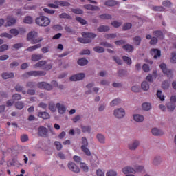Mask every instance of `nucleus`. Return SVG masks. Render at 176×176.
Wrapping results in <instances>:
<instances>
[{
  "label": "nucleus",
  "instance_id": "1",
  "mask_svg": "<svg viewBox=\"0 0 176 176\" xmlns=\"http://www.w3.org/2000/svg\"><path fill=\"white\" fill-rule=\"evenodd\" d=\"M82 37H78L77 38L78 42H80V43H90L91 42L92 39H94L96 36H97V34L91 32H84L82 33Z\"/></svg>",
  "mask_w": 176,
  "mask_h": 176
},
{
  "label": "nucleus",
  "instance_id": "2",
  "mask_svg": "<svg viewBox=\"0 0 176 176\" xmlns=\"http://www.w3.org/2000/svg\"><path fill=\"white\" fill-rule=\"evenodd\" d=\"M28 41H30L32 45L39 43L43 41L42 37H38V33L36 32H30L27 36Z\"/></svg>",
  "mask_w": 176,
  "mask_h": 176
},
{
  "label": "nucleus",
  "instance_id": "3",
  "mask_svg": "<svg viewBox=\"0 0 176 176\" xmlns=\"http://www.w3.org/2000/svg\"><path fill=\"white\" fill-rule=\"evenodd\" d=\"M36 23L40 27H47L50 24V19L47 16H40L36 19Z\"/></svg>",
  "mask_w": 176,
  "mask_h": 176
},
{
  "label": "nucleus",
  "instance_id": "4",
  "mask_svg": "<svg viewBox=\"0 0 176 176\" xmlns=\"http://www.w3.org/2000/svg\"><path fill=\"white\" fill-rule=\"evenodd\" d=\"M46 72L45 71H30L23 74V76H45Z\"/></svg>",
  "mask_w": 176,
  "mask_h": 176
},
{
  "label": "nucleus",
  "instance_id": "5",
  "mask_svg": "<svg viewBox=\"0 0 176 176\" xmlns=\"http://www.w3.org/2000/svg\"><path fill=\"white\" fill-rule=\"evenodd\" d=\"M176 96L170 97V102L168 103L167 108L169 112H173L175 109Z\"/></svg>",
  "mask_w": 176,
  "mask_h": 176
},
{
  "label": "nucleus",
  "instance_id": "6",
  "mask_svg": "<svg viewBox=\"0 0 176 176\" xmlns=\"http://www.w3.org/2000/svg\"><path fill=\"white\" fill-rule=\"evenodd\" d=\"M161 69L162 70L163 73L168 76V78H173V71L170 69H167V66L164 63H162L160 65Z\"/></svg>",
  "mask_w": 176,
  "mask_h": 176
},
{
  "label": "nucleus",
  "instance_id": "7",
  "mask_svg": "<svg viewBox=\"0 0 176 176\" xmlns=\"http://www.w3.org/2000/svg\"><path fill=\"white\" fill-rule=\"evenodd\" d=\"M124 115H126V112L124 111V109L122 108L114 110V116L118 119H122V118H124Z\"/></svg>",
  "mask_w": 176,
  "mask_h": 176
},
{
  "label": "nucleus",
  "instance_id": "8",
  "mask_svg": "<svg viewBox=\"0 0 176 176\" xmlns=\"http://www.w3.org/2000/svg\"><path fill=\"white\" fill-rule=\"evenodd\" d=\"M68 168L70 170V171H72L73 173H80V169L79 168V166H77L76 164L74 162L68 163Z\"/></svg>",
  "mask_w": 176,
  "mask_h": 176
},
{
  "label": "nucleus",
  "instance_id": "9",
  "mask_svg": "<svg viewBox=\"0 0 176 176\" xmlns=\"http://www.w3.org/2000/svg\"><path fill=\"white\" fill-rule=\"evenodd\" d=\"M85 78V74L80 73L78 74L73 75L70 77V80L72 82H76L77 80H82Z\"/></svg>",
  "mask_w": 176,
  "mask_h": 176
},
{
  "label": "nucleus",
  "instance_id": "10",
  "mask_svg": "<svg viewBox=\"0 0 176 176\" xmlns=\"http://www.w3.org/2000/svg\"><path fill=\"white\" fill-rule=\"evenodd\" d=\"M48 131L45 126H40L38 129V134L40 137H46L47 135Z\"/></svg>",
  "mask_w": 176,
  "mask_h": 176
},
{
  "label": "nucleus",
  "instance_id": "11",
  "mask_svg": "<svg viewBox=\"0 0 176 176\" xmlns=\"http://www.w3.org/2000/svg\"><path fill=\"white\" fill-rule=\"evenodd\" d=\"M56 108L58 109V112L60 113V115H64V113H65V111H67V108L60 103L56 104Z\"/></svg>",
  "mask_w": 176,
  "mask_h": 176
},
{
  "label": "nucleus",
  "instance_id": "12",
  "mask_svg": "<svg viewBox=\"0 0 176 176\" xmlns=\"http://www.w3.org/2000/svg\"><path fill=\"white\" fill-rule=\"evenodd\" d=\"M151 54L153 56L154 58H157V57L162 56V52H160V50L153 49L151 51Z\"/></svg>",
  "mask_w": 176,
  "mask_h": 176
},
{
  "label": "nucleus",
  "instance_id": "13",
  "mask_svg": "<svg viewBox=\"0 0 176 176\" xmlns=\"http://www.w3.org/2000/svg\"><path fill=\"white\" fill-rule=\"evenodd\" d=\"M15 23H17V21L13 16L7 17V27L14 25Z\"/></svg>",
  "mask_w": 176,
  "mask_h": 176
},
{
  "label": "nucleus",
  "instance_id": "14",
  "mask_svg": "<svg viewBox=\"0 0 176 176\" xmlns=\"http://www.w3.org/2000/svg\"><path fill=\"white\" fill-rule=\"evenodd\" d=\"M85 9H87V10H100V7L98 6H93L91 4H87L84 6Z\"/></svg>",
  "mask_w": 176,
  "mask_h": 176
},
{
  "label": "nucleus",
  "instance_id": "15",
  "mask_svg": "<svg viewBox=\"0 0 176 176\" xmlns=\"http://www.w3.org/2000/svg\"><path fill=\"white\" fill-rule=\"evenodd\" d=\"M138 145H140V142L135 140L134 142L129 144V148L131 151H135L138 148Z\"/></svg>",
  "mask_w": 176,
  "mask_h": 176
},
{
  "label": "nucleus",
  "instance_id": "16",
  "mask_svg": "<svg viewBox=\"0 0 176 176\" xmlns=\"http://www.w3.org/2000/svg\"><path fill=\"white\" fill-rule=\"evenodd\" d=\"M124 174H130L135 173V170L130 166H126L122 169Z\"/></svg>",
  "mask_w": 176,
  "mask_h": 176
},
{
  "label": "nucleus",
  "instance_id": "17",
  "mask_svg": "<svg viewBox=\"0 0 176 176\" xmlns=\"http://www.w3.org/2000/svg\"><path fill=\"white\" fill-rule=\"evenodd\" d=\"M38 118H41L42 119L46 120V119H50V114H49L47 112H39L38 113Z\"/></svg>",
  "mask_w": 176,
  "mask_h": 176
},
{
  "label": "nucleus",
  "instance_id": "18",
  "mask_svg": "<svg viewBox=\"0 0 176 176\" xmlns=\"http://www.w3.org/2000/svg\"><path fill=\"white\" fill-rule=\"evenodd\" d=\"M43 58V56L42 54H32V57H31V60L32 61H39V60H42V58Z\"/></svg>",
  "mask_w": 176,
  "mask_h": 176
},
{
  "label": "nucleus",
  "instance_id": "19",
  "mask_svg": "<svg viewBox=\"0 0 176 176\" xmlns=\"http://www.w3.org/2000/svg\"><path fill=\"white\" fill-rule=\"evenodd\" d=\"M151 133H152L153 135H155V136L163 135V134H164L162 131L160 129H157V128H153L151 130Z\"/></svg>",
  "mask_w": 176,
  "mask_h": 176
},
{
  "label": "nucleus",
  "instance_id": "20",
  "mask_svg": "<svg viewBox=\"0 0 176 176\" xmlns=\"http://www.w3.org/2000/svg\"><path fill=\"white\" fill-rule=\"evenodd\" d=\"M133 119L135 122H144V120L145 119L144 118V116L136 114L133 116Z\"/></svg>",
  "mask_w": 176,
  "mask_h": 176
},
{
  "label": "nucleus",
  "instance_id": "21",
  "mask_svg": "<svg viewBox=\"0 0 176 176\" xmlns=\"http://www.w3.org/2000/svg\"><path fill=\"white\" fill-rule=\"evenodd\" d=\"M105 6H116L118 5V1L115 0H108L104 3Z\"/></svg>",
  "mask_w": 176,
  "mask_h": 176
},
{
  "label": "nucleus",
  "instance_id": "22",
  "mask_svg": "<svg viewBox=\"0 0 176 176\" xmlns=\"http://www.w3.org/2000/svg\"><path fill=\"white\" fill-rule=\"evenodd\" d=\"M153 35H155V36H157V38H158V39H164V36L163 35V32L162 31H159V30L154 31Z\"/></svg>",
  "mask_w": 176,
  "mask_h": 176
},
{
  "label": "nucleus",
  "instance_id": "23",
  "mask_svg": "<svg viewBox=\"0 0 176 176\" xmlns=\"http://www.w3.org/2000/svg\"><path fill=\"white\" fill-rule=\"evenodd\" d=\"M122 49H124V50H126V52L130 53V52H133V50H134V47L130 44H126L125 45H123Z\"/></svg>",
  "mask_w": 176,
  "mask_h": 176
},
{
  "label": "nucleus",
  "instance_id": "24",
  "mask_svg": "<svg viewBox=\"0 0 176 176\" xmlns=\"http://www.w3.org/2000/svg\"><path fill=\"white\" fill-rule=\"evenodd\" d=\"M89 60H87L86 58H82L80 59H79L78 60V65H81V67H83L85 65H87V64H88Z\"/></svg>",
  "mask_w": 176,
  "mask_h": 176
},
{
  "label": "nucleus",
  "instance_id": "25",
  "mask_svg": "<svg viewBox=\"0 0 176 176\" xmlns=\"http://www.w3.org/2000/svg\"><path fill=\"white\" fill-rule=\"evenodd\" d=\"M98 32H107V31H109V28L107 25H101L98 28Z\"/></svg>",
  "mask_w": 176,
  "mask_h": 176
},
{
  "label": "nucleus",
  "instance_id": "26",
  "mask_svg": "<svg viewBox=\"0 0 176 176\" xmlns=\"http://www.w3.org/2000/svg\"><path fill=\"white\" fill-rule=\"evenodd\" d=\"M42 47L41 44H36L35 45L28 47V52H34V50H36V49H40Z\"/></svg>",
  "mask_w": 176,
  "mask_h": 176
},
{
  "label": "nucleus",
  "instance_id": "27",
  "mask_svg": "<svg viewBox=\"0 0 176 176\" xmlns=\"http://www.w3.org/2000/svg\"><path fill=\"white\" fill-rule=\"evenodd\" d=\"M3 79H10V78L14 77V74L13 73H3L2 74Z\"/></svg>",
  "mask_w": 176,
  "mask_h": 176
},
{
  "label": "nucleus",
  "instance_id": "28",
  "mask_svg": "<svg viewBox=\"0 0 176 176\" xmlns=\"http://www.w3.org/2000/svg\"><path fill=\"white\" fill-rule=\"evenodd\" d=\"M81 151H82L87 156H91V153L90 152V150L87 148V146H81Z\"/></svg>",
  "mask_w": 176,
  "mask_h": 176
},
{
  "label": "nucleus",
  "instance_id": "29",
  "mask_svg": "<svg viewBox=\"0 0 176 176\" xmlns=\"http://www.w3.org/2000/svg\"><path fill=\"white\" fill-rule=\"evenodd\" d=\"M56 3L58 7L69 6L71 5V3H69L68 1H56Z\"/></svg>",
  "mask_w": 176,
  "mask_h": 176
},
{
  "label": "nucleus",
  "instance_id": "30",
  "mask_svg": "<svg viewBox=\"0 0 176 176\" xmlns=\"http://www.w3.org/2000/svg\"><path fill=\"white\" fill-rule=\"evenodd\" d=\"M141 87L142 90H144V91H146L149 90V84L148 83V82L144 81L142 82Z\"/></svg>",
  "mask_w": 176,
  "mask_h": 176
},
{
  "label": "nucleus",
  "instance_id": "31",
  "mask_svg": "<svg viewBox=\"0 0 176 176\" xmlns=\"http://www.w3.org/2000/svg\"><path fill=\"white\" fill-rule=\"evenodd\" d=\"M80 167L81 170H82L85 173H88L89 166H87V164H86V163H83V162L80 163Z\"/></svg>",
  "mask_w": 176,
  "mask_h": 176
},
{
  "label": "nucleus",
  "instance_id": "32",
  "mask_svg": "<svg viewBox=\"0 0 176 176\" xmlns=\"http://www.w3.org/2000/svg\"><path fill=\"white\" fill-rule=\"evenodd\" d=\"M142 107L144 111H150L152 108L151 104L148 102L143 103Z\"/></svg>",
  "mask_w": 176,
  "mask_h": 176
},
{
  "label": "nucleus",
  "instance_id": "33",
  "mask_svg": "<svg viewBox=\"0 0 176 176\" xmlns=\"http://www.w3.org/2000/svg\"><path fill=\"white\" fill-rule=\"evenodd\" d=\"M100 19H102V20H109L112 19V15L109 14H103L99 16Z\"/></svg>",
  "mask_w": 176,
  "mask_h": 176
},
{
  "label": "nucleus",
  "instance_id": "34",
  "mask_svg": "<svg viewBox=\"0 0 176 176\" xmlns=\"http://www.w3.org/2000/svg\"><path fill=\"white\" fill-rule=\"evenodd\" d=\"M97 139L100 144H105V136L101 134L97 135Z\"/></svg>",
  "mask_w": 176,
  "mask_h": 176
},
{
  "label": "nucleus",
  "instance_id": "35",
  "mask_svg": "<svg viewBox=\"0 0 176 176\" xmlns=\"http://www.w3.org/2000/svg\"><path fill=\"white\" fill-rule=\"evenodd\" d=\"M135 173H145V169L142 166H137L135 167Z\"/></svg>",
  "mask_w": 176,
  "mask_h": 176
},
{
  "label": "nucleus",
  "instance_id": "36",
  "mask_svg": "<svg viewBox=\"0 0 176 176\" xmlns=\"http://www.w3.org/2000/svg\"><path fill=\"white\" fill-rule=\"evenodd\" d=\"M121 100L119 98L114 99L111 103V107H116V105H118V104H120Z\"/></svg>",
  "mask_w": 176,
  "mask_h": 176
},
{
  "label": "nucleus",
  "instance_id": "37",
  "mask_svg": "<svg viewBox=\"0 0 176 176\" xmlns=\"http://www.w3.org/2000/svg\"><path fill=\"white\" fill-rule=\"evenodd\" d=\"M94 52L96 53H104L105 52V50L102 47L97 46L94 48Z\"/></svg>",
  "mask_w": 176,
  "mask_h": 176
},
{
  "label": "nucleus",
  "instance_id": "38",
  "mask_svg": "<svg viewBox=\"0 0 176 176\" xmlns=\"http://www.w3.org/2000/svg\"><path fill=\"white\" fill-rule=\"evenodd\" d=\"M32 17L28 16L25 17V19H23V23H25V24H32Z\"/></svg>",
  "mask_w": 176,
  "mask_h": 176
},
{
  "label": "nucleus",
  "instance_id": "39",
  "mask_svg": "<svg viewBox=\"0 0 176 176\" xmlns=\"http://www.w3.org/2000/svg\"><path fill=\"white\" fill-rule=\"evenodd\" d=\"M162 89H164V90H167V89L170 87V82H168V80L164 81L162 84Z\"/></svg>",
  "mask_w": 176,
  "mask_h": 176
},
{
  "label": "nucleus",
  "instance_id": "40",
  "mask_svg": "<svg viewBox=\"0 0 176 176\" xmlns=\"http://www.w3.org/2000/svg\"><path fill=\"white\" fill-rule=\"evenodd\" d=\"M60 19H67L69 20H72V16L67 13H62L59 15Z\"/></svg>",
  "mask_w": 176,
  "mask_h": 176
},
{
  "label": "nucleus",
  "instance_id": "41",
  "mask_svg": "<svg viewBox=\"0 0 176 176\" xmlns=\"http://www.w3.org/2000/svg\"><path fill=\"white\" fill-rule=\"evenodd\" d=\"M16 109H23L24 108V103L23 102H17L15 104Z\"/></svg>",
  "mask_w": 176,
  "mask_h": 176
},
{
  "label": "nucleus",
  "instance_id": "42",
  "mask_svg": "<svg viewBox=\"0 0 176 176\" xmlns=\"http://www.w3.org/2000/svg\"><path fill=\"white\" fill-rule=\"evenodd\" d=\"M76 20H77L78 21V23H80L82 25H85L87 23L86 20L83 19L82 17L76 16Z\"/></svg>",
  "mask_w": 176,
  "mask_h": 176
},
{
  "label": "nucleus",
  "instance_id": "43",
  "mask_svg": "<svg viewBox=\"0 0 176 176\" xmlns=\"http://www.w3.org/2000/svg\"><path fill=\"white\" fill-rule=\"evenodd\" d=\"M122 59L124 61V63L128 64V65H131V58H130L129 56H122Z\"/></svg>",
  "mask_w": 176,
  "mask_h": 176
},
{
  "label": "nucleus",
  "instance_id": "44",
  "mask_svg": "<svg viewBox=\"0 0 176 176\" xmlns=\"http://www.w3.org/2000/svg\"><path fill=\"white\" fill-rule=\"evenodd\" d=\"M43 65H46V60H40V61H38L35 65V67L41 68V67H43Z\"/></svg>",
  "mask_w": 176,
  "mask_h": 176
},
{
  "label": "nucleus",
  "instance_id": "45",
  "mask_svg": "<svg viewBox=\"0 0 176 176\" xmlns=\"http://www.w3.org/2000/svg\"><path fill=\"white\" fill-rule=\"evenodd\" d=\"M118 173L113 170H110L106 173V176H116Z\"/></svg>",
  "mask_w": 176,
  "mask_h": 176
},
{
  "label": "nucleus",
  "instance_id": "46",
  "mask_svg": "<svg viewBox=\"0 0 176 176\" xmlns=\"http://www.w3.org/2000/svg\"><path fill=\"white\" fill-rule=\"evenodd\" d=\"M81 130L82 133H90L91 128L90 126H81Z\"/></svg>",
  "mask_w": 176,
  "mask_h": 176
},
{
  "label": "nucleus",
  "instance_id": "47",
  "mask_svg": "<svg viewBox=\"0 0 176 176\" xmlns=\"http://www.w3.org/2000/svg\"><path fill=\"white\" fill-rule=\"evenodd\" d=\"M54 145L57 149V151H61L63 149V145L60 142H55Z\"/></svg>",
  "mask_w": 176,
  "mask_h": 176
},
{
  "label": "nucleus",
  "instance_id": "48",
  "mask_svg": "<svg viewBox=\"0 0 176 176\" xmlns=\"http://www.w3.org/2000/svg\"><path fill=\"white\" fill-rule=\"evenodd\" d=\"M171 56L172 57L170 58V63H173V64H176V52H173Z\"/></svg>",
  "mask_w": 176,
  "mask_h": 176
},
{
  "label": "nucleus",
  "instance_id": "49",
  "mask_svg": "<svg viewBox=\"0 0 176 176\" xmlns=\"http://www.w3.org/2000/svg\"><path fill=\"white\" fill-rule=\"evenodd\" d=\"M12 100H14L16 101H19V100H21V95H20V94H14L12 96Z\"/></svg>",
  "mask_w": 176,
  "mask_h": 176
},
{
  "label": "nucleus",
  "instance_id": "50",
  "mask_svg": "<svg viewBox=\"0 0 176 176\" xmlns=\"http://www.w3.org/2000/svg\"><path fill=\"white\" fill-rule=\"evenodd\" d=\"M133 27V25H131V23H128L124 25L123 26V30L124 31H127V30H130Z\"/></svg>",
  "mask_w": 176,
  "mask_h": 176
},
{
  "label": "nucleus",
  "instance_id": "51",
  "mask_svg": "<svg viewBox=\"0 0 176 176\" xmlns=\"http://www.w3.org/2000/svg\"><path fill=\"white\" fill-rule=\"evenodd\" d=\"M47 6L48 8H52L53 9H58V4H57V1L54 2V4L49 3Z\"/></svg>",
  "mask_w": 176,
  "mask_h": 176
},
{
  "label": "nucleus",
  "instance_id": "52",
  "mask_svg": "<svg viewBox=\"0 0 176 176\" xmlns=\"http://www.w3.org/2000/svg\"><path fill=\"white\" fill-rule=\"evenodd\" d=\"M157 96L159 99L161 100V101H164V95L162 96V91L158 90L157 92Z\"/></svg>",
  "mask_w": 176,
  "mask_h": 176
},
{
  "label": "nucleus",
  "instance_id": "53",
  "mask_svg": "<svg viewBox=\"0 0 176 176\" xmlns=\"http://www.w3.org/2000/svg\"><path fill=\"white\" fill-rule=\"evenodd\" d=\"M73 160H74V162H76V163H82V158L78 155H74L73 157Z\"/></svg>",
  "mask_w": 176,
  "mask_h": 176
},
{
  "label": "nucleus",
  "instance_id": "54",
  "mask_svg": "<svg viewBox=\"0 0 176 176\" xmlns=\"http://www.w3.org/2000/svg\"><path fill=\"white\" fill-rule=\"evenodd\" d=\"M111 25H113V27H115L116 28H118V27H120V25H122V23L118 22V21H114L111 22Z\"/></svg>",
  "mask_w": 176,
  "mask_h": 176
},
{
  "label": "nucleus",
  "instance_id": "55",
  "mask_svg": "<svg viewBox=\"0 0 176 176\" xmlns=\"http://www.w3.org/2000/svg\"><path fill=\"white\" fill-rule=\"evenodd\" d=\"M72 12L75 14H83V11L81 9H72Z\"/></svg>",
  "mask_w": 176,
  "mask_h": 176
},
{
  "label": "nucleus",
  "instance_id": "56",
  "mask_svg": "<svg viewBox=\"0 0 176 176\" xmlns=\"http://www.w3.org/2000/svg\"><path fill=\"white\" fill-rule=\"evenodd\" d=\"M133 41L135 42V45H140V44L141 43V37L135 36V38H133Z\"/></svg>",
  "mask_w": 176,
  "mask_h": 176
},
{
  "label": "nucleus",
  "instance_id": "57",
  "mask_svg": "<svg viewBox=\"0 0 176 176\" xmlns=\"http://www.w3.org/2000/svg\"><path fill=\"white\" fill-rule=\"evenodd\" d=\"M10 33L12 34L14 36H17L19 35V30L17 29H11L10 30Z\"/></svg>",
  "mask_w": 176,
  "mask_h": 176
},
{
  "label": "nucleus",
  "instance_id": "58",
  "mask_svg": "<svg viewBox=\"0 0 176 176\" xmlns=\"http://www.w3.org/2000/svg\"><path fill=\"white\" fill-rule=\"evenodd\" d=\"M46 85L45 82H40L37 84V86L39 89H41L42 90H45V86Z\"/></svg>",
  "mask_w": 176,
  "mask_h": 176
},
{
  "label": "nucleus",
  "instance_id": "59",
  "mask_svg": "<svg viewBox=\"0 0 176 176\" xmlns=\"http://www.w3.org/2000/svg\"><path fill=\"white\" fill-rule=\"evenodd\" d=\"M27 87H30V89H34L35 87V82L32 81H29L26 84Z\"/></svg>",
  "mask_w": 176,
  "mask_h": 176
},
{
  "label": "nucleus",
  "instance_id": "60",
  "mask_svg": "<svg viewBox=\"0 0 176 176\" xmlns=\"http://www.w3.org/2000/svg\"><path fill=\"white\" fill-rule=\"evenodd\" d=\"M82 144H83L82 146H89V142L85 137L82 138Z\"/></svg>",
  "mask_w": 176,
  "mask_h": 176
},
{
  "label": "nucleus",
  "instance_id": "61",
  "mask_svg": "<svg viewBox=\"0 0 176 176\" xmlns=\"http://www.w3.org/2000/svg\"><path fill=\"white\" fill-rule=\"evenodd\" d=\"M9 46H8V45H2L1 46H0V53L2 52H5V50H8Z\"/></svg>",
  "mask_w": 176,
  "mask_h": 176
},
{
  "label": "nucleus",
  "instance_id": "62",
  "mask_svg": "<svg viewBox=\"0 0 176 176\" xmlns=\"http://www.w3.org/2000/svg\"><path fill=\"white\" fill-rule=\"evenodd\" d=\"M21 141L22 142H27L28 141V135H23L21 137Z\"/></svg>",
  "mask_w": 176,
  "mask_h": 176
},
{
  "label": "nucleus",
  "instance_id": "63",
  "mask_svg": "<svg viewBox=\"0 0 176 176\" xmlns=\"http://www.w3.org/2000/svg\"><path fill=\"white\" fill-rule=\"evenodd\" d=\"M157 43V38L153 37L150 41V45H156Z\"/></svg>",
  "mask_w": 176,
  "mask_h": 176
},
{
  "label": "nucleus",
  "instance_id": "64",
  "mask_svg": "<svg viewBox=\"0 0 176 176\" xmlns=\"http://www.w3.org/2000/svg\"><path fill=\"white\" fill-rule=\"evenodd\" d=\"M96 174L98 176H105V174L101 170V169L97 170Z\"/></svg>",
  "mask_w": 176,
  "mask_h": 176
}]
</instances>
